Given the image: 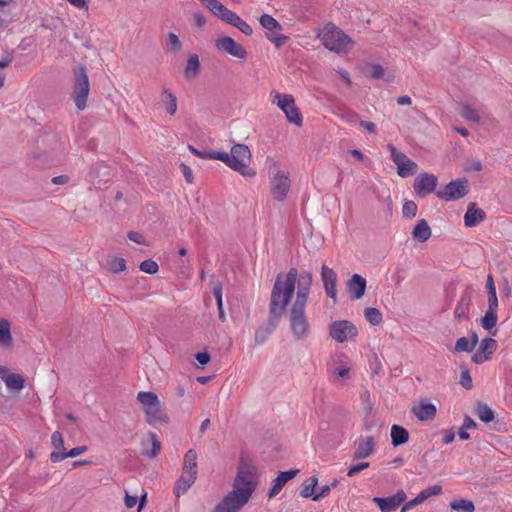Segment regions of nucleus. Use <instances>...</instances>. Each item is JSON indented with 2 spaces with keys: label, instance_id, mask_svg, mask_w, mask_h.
Wrapping results in <instances>:
<instances>
[{
  "label": "nucleus",
  "instance_id": "1",
  "mask_svg": "<svg viewBox=\"0 0 512 512\" xmlns=\"http://www.w3.org/2000/svg\"><path fill=\"white\" fill-rule=\"evenodd\" d=\"M295 272L279 273L273 284L267 320L255 331L256 345H263L276 330L294 296Z\"/></svg>",
  "mask_w": 512,
  "mask_h": 512
},
{
  "label": "nucleus",
  "instance_id": "2",
  "mask_svg": "<svg viewBox=\"0 0 512 512\" xmlns=\"http://www.w3.org/2000/svg\"><path fill=\"white\" fill-rule=\"evenodd\" d=\"M288 272H295L294 294L295 300L290 302L288 310L289 327L294 339L298 341L307 340L312 333L311 323L306 314V307L309 302L313 283L312 273L308 270L298 271L292 267Z\"/></svg>",
  "mask_w": 512,
  "mask_h": 512
},
{
  "label": "nucleus",
  "instance_id": "3",
  "mask_svg": "<svg viewBox=\"0 0 512 512\" xmlns=\"http://www.w3.org/2000/svg\"><path fill=\"white\" fill-rule=\"evenodd\" d=\"M258 482L254 467H240L232 490L216 505L213 512H238L248 503Z\"/></svg>",
  "mask_w": 512,
  "mask_h": 512
},
{
  "label": "nucleus",
  "instance_id": "4",
  "mask_svg": "<svg viewBox=\"0 0 512 512\" xmlns=\"http://www.w3.org/2000/svg\"><path fill=\"white\" fill-rule=\"evenodd\" d=\"M251 152L247 145L235 144L230 153L217 152V160L225 163L232 170L240 173L244 177H253L255 171L249 165L251 162Z\"/></svg>",
  "mask_w": 512,
  "mask_h": 512
},
{
  "label": "nucleus",
  "instance_id": "5",
  "mask_svg": "<svg viewBox=\"0 0 512 512\" xmlns=\"http://www.w3.org/2000/svg\"><path fill=\"white\" fill-rule=\"evenodd\" d=\"M321 43L330 51L348 53L352 47L351 38L333 23H327L318 33Z\"/></svg>",
  "mask_w": 512,
  "mask_h": 512
},
{
  "label": "nucleus",
  "instance_id": "6",
  "mask_svg": "<svg viewBox=\"0 0 512 512\" xmlns=\"http://www.w3.org/2000/svg\"><path fill=\"white\" fill-rule=\"evenodd\" d=\"M137 400L142 405L146 421L150 425L168 422V417L163 412L161 402L154 392L141 391L137 394Z\"/></svg>",
  "mask_w": 512,
  "mask_h": 512
},
{
  "label": "nucleus",
  "instance_id": "7",
  "mask_svg": "<svg viewBox=\"0 0 512 512\" xmlns=\"http://www.w3.org/2000/svg\"><path fill=\"white\" fill-rule=\"evenodd\" d=\"M270 97L271 102L277 105V107L284 112L289 123L295 124L298 127L302 125V115L299 109L296 107L295 100L292 95L280 92H272Z\"/></svg>",
  "mask_w": 512,
  "mask_h": 512
},
{
  "label": "nucleus",
  "instance_id": "8",
  "mask_svg": "<svg viewBox=\"0 0 512 512\" xmlns=\"http://www.w3.org/2000/svg\"><path fill=\"white\" fill-rule=\"evenodd\" d=\"M90 92V82L84 66L74 70L73 99L76 107L83 110L86 107L87 98Z\"/></svg>",
  "mask_w": 512,
  "mask_h": 512
},
{
  "label": "nucleus",
  "instance_id": "9",
  "mask_svg": "<svg viewBox=\"0 0 512 512\" xmlns=\"http://www.w3.org/2000/svg\"><path fill=\"white\" fill-rule=\"evenodd\" d=\"M391 160L397 166V173L400 177L406 178L416 173L418 165L409 159L404 153L397 150L392 144L387 145Z\"/></svg>",
  "mask_w": 512,
  "mask_h": 512
},
{
  "label": "nucleus",
  "instance_id": "10",
  "mask_svg": "<svg viewBox=\"0 0 512 512\" xmlns=\"http://www.w3.org/2000/svg\"><path fill=\"white\" fill-rule=\"evenodd\" d=\"M357 334V327L348 320L334 321L329 325L330 337L339 343L354 339Z\"/></svg>",
  "mask_w": 512,
  "mask_h": 512
},
{
  "label": "nucleus",
  "instance_id": "11",
  "mask_svg": "<svg viewBox=\"0 0 512 512\" xmlns=\"http://www.w3.org/2000/svg\"><path fill=\"white\" fill-rule=\"evenodd\" d=\"M467 194L466 181L457 179L448 183L444 189L436 192L438 198L445 201H455Z\"/></svg>",
  "mask_w": 512,
  "mask_h": 512
},
{
  "label": "nucleus",
  "instance_id": "12",
  "mask_svg": "<svg viewBox=\"0 0 512 512\" xmlns=\"http://www.w3.org/2000/svg\"><path fill=\"white\" fill-rule=\"evenodd\" d=\"M290 190V179L288 175L278 170L271 180V193L275 200L283 201Z\"/></svg>",
  "mask_w": 512,
  "mask_h": 512
},
{
  "label": "nucleus",
  "instance_id": "13",
  "mask_svg": "<svg viewBox=\"0 0 512 512\" xmlns=\"http://www.w3.org/2000/svg\"><path fill=\"white\" fill-rule=\"evenodd\" d=\"M216 48L224 53H227L238 59H245L247 57V51L243 46L238 44L232 37L222 36L215 41Z\"/></svg>",
  "mask_w": 512,
  "mask_h": 512
},
{
  "label": "nucleus",
  "instance_id": "14",
  "mask_svg": "<svg viewBox=\"0 0 512 512\" xmlns=\"http://www.w3.org/2000/svg\"><path fill=\"white\" fill-rule=\"evenodd\" d=\"M437 183L438 180L434 174L424 172L416 177L413 188L417 196L424 197L435 191Z\"/></svg>",
  "mask_w": 512,
  "mask_h": 512
},
{
  "label": "nucleus",
  "instance_id": "15",
  "mask_svg": "<svg viewBox=\"0 0 512 512\" xmlns=\"http://www.w3.org/2000/svg\"><path fill=\"white\" fill-rule=\"evenodd\" d=\"M406 493L399 490L389 497H374L373 502L376 503L381 512H393L406 501Z\"/></svg>",
  "mask_w": 512,
  "mask_h": 512
},
{
  "label": "nucleus",
  "instance_id": "16",
  "mask_svg": "<svg viewBox=\"0 0 512 512\" xmlns=\"http://www.w3.org/2000/svg\"><path fill=\"white\" fill-rule=\"evenodd\" d=\"M497 349V342L493 338H484L479 348L472 356V361L476 364H482L487 361Z\"/></svg>",
  "mask_w": 512,
  "mask_h": 512
},
{
  "label": "nucleus",
  "instance_id": "17",
  "mask_svg": "<svg viewBox=\"0 0 512 512\" xmlns=\"http://www.w3.org/2000/svg\"><path fill=\"white\" fill-rule=\"evenodd\" d=\"M376 451V441L373 436L360 437L356 440L353 459H365Z\"/></svg>",
  "mask_w": 512,
  "mask_h": 512
},
{
  "label": "nucleus",
  "instance_id": "18",
  "mask_svg": "<svg viewBox=\"0 0 512 512\" xmlns=\"http://www.w3.org/2000/svg\"><path fill=\"white\" fill-rule=\"evenodd\" d=\"M321 280L323 282V286L325 289V292L328 297L332 298L333 300H336V280L337 275L334 272L333 269L329 268L326 265H323L321 268Z\"/></svg>",
  "mask_w": 512,
  "mask_h": 512
},
{
  "label": "nucleus",
  "instance_id": "19",
  "mask_svg": "<svg viewBox=\"0 0 512 512\" xmlns=\"http://www.w3.org/2000/svg\"><path fill=\"white\" fill-rule=\"evenodd\" d=\"M411 412L420 421L432 420L436 416V406L428 400H421L417 405H414Z\"/></svg>",
  "mask_w": 512,
  "mask_h": 512
},
{
  "label": "nucleus",
  "instance_id": "20",
  "mask_svg": "<svg viewBox=\"0 0 512 512\" xmlns=\"http://www.w3.org/2000/svg\"><path fill=\"white\" fill-rule=\"evenodd\" d=\"M197 479V471H187L182 469V474L177 480L174 487V494L180 497L195 483Z\"/></svg>",
  "mask_w": 512,
  "mask_h": 512
},
{
  "label": "nucleus",
  "instance_id": "21",
  "mask_svg": "<svg viewBox=\"0 0 512 512\" xmlns=\"http://www.w3.org/2000/svg\"><path fill=\"white\" fill-rule=\"evenodd\" d=\"M298 472H299V470H297V469L280 472L279 475L273 481V485L268 492V497L273 498L276 495H278L279 492L282 490L283 486L288 481L293 479L297 475Z\"/></svg>",
  "mask_w": 512,
  "mask_h": 512
},
{
  "label": "nucleus",
  "instance_id": "22",
  "mask_svg": "<svg viewBox=\"0 0 512 512\" xmlns=\"http://www.w3.org/2000/svg\"><path fill=\"white\" fill-rule=\"evenodd\" d=\"M485 217L486 213L483 209L478 208L475 203H470L464 215V224L469 228L475 227L481 223Z\"/></svg>",
  "mask_w": 512,
  "mask_h": 512
},
{
  "label": "nucleus",
  "instance_id": "23",
  "mask_svg": "<svg viewBox=\"0 0 512 512\" xmlns=\"http://www.w3.org/2000/svg\"><path fill=\"white\" fill-rule=\"evenodd\" d=\"M366 279L359 274H354L347 283V289L352 299H360L366 290Z\"/></svg>",
  "mask_w": 512,
  "mask_h": 512
},
{
  "label": "nucleus",
  "instance_id": "24",
  "mask_svg": "<svg viewBox=\"0 0 512 512\" xmlns=\"http://www.w3.org/2000/svg\"><path fill=\"white\" fill-rule=\"evenodd\" d=\"M472 304L471 296L469 293H463L455 307L454 317L457 321H465L469 319V310Z\"/></svg>",
  "mask_w": 512,
  "mask_h": 512
},
{
  "label": "nucleus",
  "instance_id": "25",
  "mask_svg": "<svg viewBox=\"0 0 512 512\" xmlns=\"http://www.w3.org/2000/svg\"><path fill=\"white\" fill-rule=\"evenodd\" d=\"M412 237L419 242H425L431 237V229L426 220L421 219L412 230Z\"/></svg>",
  "mask_w": 512,
  "mask_h": 512
},
{
  "label": "nucleus",
  "instance_id": "26",
  "mask_svg": "<svg viewBox=\"0 0 512 512\" xmlns=\"http://www.w3.org/2000/svg\"><path fill=\"white\" fill-rule=\"evenodd\" d=\"M459 114L462 118L472 123H480L482 120V114L473 106L466 103L460 105Z\"/></svg>",
  "mask_w": 512,
  "mask_h": 512
},
{
  "label": "nucleus",
  "instance_id": "27",
  "mask_svg": "<svg viewBox=\"0 0 512 512\" xmlns=\"http://www.w3.org/2000/svg\"><path fill=\"white\" fill-rule=\"evenodd\" d=\"M87 450V447L86 446H78V447H75V448H72L70 449L68 452H52L50 454V460L53 462V463H58V462H61L63 461L64 459L70 457V458H74V457H77L79 455H82L83 453H85Z\"/></svg>",
  "mask_w": 512,
  "mask_h": 512
},
{
  "label": "nucleus",
  "instance_id": "28",
  "mask_svg": "<svg viewBox=\"0 0 512 512\" xmlns=\"http://www.w3.org/2000/svg\"><path fill=\"white\" fill-rule=\"evenodd\" d=\"M391 442L393 446L397 447L405 444L409 440L408 431L399 425H392L391 427Z\"/></svg>",
  "mask_w": 512,
  "mask_h": 512
},
{
  "label": "nucleus",
  "instance_id": "29",
  "mask_svg": "<svg viewBox=\"0 0 512 512\" xmlns=\"http://www.w3.org/2000/svg\"><path fill=\"white\" fill-rule=\"evenodd\" d=\"M200 72V61L196 54L189 55L184 69V75L187 79L195 78Z\"/></svg>",
  "mask_w": 512,
  "mask_h": 512
},
{
  "label": "nucleus",
  "instance_id": "30",
  "mask_svg": "<svg viewBox=\"0 0 512 512\" xmlns=\"http://www.w3.org/2000/svg\"><path fill=\"white\" fill-rule=\"evenodd\" d=\"M105 266L113 273H120L126 270V260L119 256L109 255L106 258Z\"/></svg>",
  "mask_w": 512,
  "mask_h": 512
},
{
  "label": "nucleus",
  "instance_id": "31",
  "mask_svg": "<svg viewBox=\"0 0 512 512\" xmlns=\"http://www.w3.org/2000/svg\"><path fill=\"white\" fill-rule=\"evenodd\" d=\"M163 104L165 105L166 111L169 115L173 116L177 111V98L168 89L163 90Z\"/></svg>",
  "mask_w": 512,
  "mask_h": 512
},
{
  "label": "nucleus",
  "instance_id": "32",
  "mask_svg": "<svg viewBox=\"0 0 512 512\" xmlns=\"http://www.w3.org/2000/svg\"><path fill=\"white\" fill-rule=\"evenodd\" d=\"M498 315L497 310L487 309L484 316L481 318V326L487 331H491L497 324Z\"/></svg>",
  "mask_w": 512,
  "mask_h": 512
},
{
  "label": "nucleus",
  "instance_id": "33",
  "mask_svg": "<svg viewBox=\"0 0 512 512\" xmlns=\"http://www.w3.org/2000/svg\"><path fill=\"white\" fill-rule=\"evenodd\" d=\"M259 21L261 26L269 32H280L282 30L280 23L269 14H263Z\"/></svg>",
  "mask_w": 512,
  "mask_h": 512
},
{
  "label": "nucleus",
  "instance_id": "34",
  "mask_svg": "<svg viewBox=\"0 0 512 512\" xmlns=\"http://www.w3.org/2000/svg\"><path fill=\"white\" fill-rule=\"evenodd\" d=\"M318 485V478L316 476L310 477L307 482H305L300 491V496L303 498H312L316 493V488Z\"/></svg>",
  "mask_w": 512,
  "mask_h": 512
},
{
  "label": "nucleus",
  "instance_id": "35",
  "mask_svg": "<svg viewBox=\"0 0 512 512\" xmlns=\"http://www.w3.org/2000/svg\"><path fill=\"white\" fill-rule=\"evenodd\" d=\"M12 343V336L10 332V324L7 320H0V345L8 347Z\"/></svg>",
  "mask_w": 512,
  "mask_h": 512
},
{
  "label": "nucleus",
  "instance_id": "36",
  "mask_svg": "<svg viewBox=\"0 0 512 512\" xmlns=\"http://www.w3.org/2000/svg\"><path fill=\"white\" fill-rule=\"evenodd\" d=\"M149 439L151 441L152 447L151 449H147L145 448V444L143 443L142 454L149 458H154L161 450V443L154 433L149 434Z\"/></svg>",
  "mask_w": 512,
  "mask_h": 512
},
{
  "label": "nucleus",
  "instance_id": "37",
  "mask_svg": "<svg viewBox=\"0 0 512 512\" xmlns=\"http://www.w3.org/2000/svg\"><path fill=\"white\" fill-rule=\"evenodd\" d=\"M477 417L484 423H490L494 420V411L486 404H478L476 408Z\"/></svg>",
  "mask_w": 512,
  "mask_h": 512
},
{
  "label": "nucleus",
  "instance_id": "38",
  "mask_svg": "<svg viewBox=\"0 0 512 512\" xmlns=\"http://www.w3.org/2000/svg\"><path fill=\"white\" fill-rule=\"evenodd\" d=\"M450 507L458 512H474L475 510L474 503L467 499L454 500L450 503Z\"/></svg>",
  "mask_w": 512,
  "mask_h": 512
},
{
  "label": "nucleus",
  "instance_id": "39",
  "mask_svg": "<svg viewBox=\"0 0 512 512\" xmlns=\"http://www.w3.org/2000/svg\"><path fill=\"white\" fill-rule=\"evenodd\" d=\"M182 49V42L179 37L173 33L169 32L166 37V50L169 53H178Z\"/></svg>",
  "mask_w": 512,
  "mask_h": 512
},
{
  "label": "nucleus",
  "instance_id": "40",
  "mask_svg": "<svg viewBox=\"0 0 512 512\" xmlns=\"http://www.w3.org/2000/svg\"><path fill=\"white\" fill-rule=\"evenodd\" d=\"M183 470L197 471V453L195 450H188L183 459Z\"/></svg>",
  "mask_w": 512,
  "mask_h": 512
},
{
  "label": "nucleus",
  "instance_id": "41",
  "mask_svg": "<svg viewBox=\"0 0 512 512\" xmlns=\"http://www.w3.org/2000/svg\"><path fill=\"white\" fill-rule=\"evenodd\" d=\"M4 383L7 388L19 391L24 388L25 380L21 375L11 373V376H8Z\"/></svg>",
  "mask_w": 512,
  "mask_h": 512
},
{
  "label": "nucleus",
  "instance_id": "42",
  "mask_svg": "<svg viewBox=\"0 0 512 512\" xmlns=\"http://www.w3.org/2000/svg\"><path fill=\"white\" fill-rule=\"evenodd\" d=\"M365 319L372 325H379L382 322V313L379 309L369 307L364 311Z\"/></svg>",
  "mask_w": 512,
  "mask_h": 512
},
{
  "label": "nucleus",
  "instance_id": "43",
  "mask_svg": "<svg viewBox=\"0 0 512 512\" xmlns=\"http://www.w3.org/2000/svg\"><path fill=\"white\" fill-rule=\"evenodd\" d=\"M222 21L226 22L229 25L235 26L240 16H238L235 12L231 11L227 7L221 10V12L217 16Z\"/></svg>",
  "mask_w": 512,
  "mask_h": 512
},
{
  "label": "nucleus",
  "instance_id": "44",
  "mask_svg": "<svg viewBox=\"0 0 512 512\" xmlns=\"http://www.w3.org/2000/svg\"><path fill=\"white\" fill-rule=\"evenodd\" d=\"M329 371L332 381H336L339 378L348 379L350 376V367L347 364H344L337 368H330Z\"/></svg>",
  "mask_w": 512,
  "mask_h": 512
},
{
  "label": "nucleus",
  "instance_id": "45",
  "mask_svg": "<svg viewBox=\"0 0 512 512\" xmlns=\"http://www.w3.org/2000/svg\"><path fill=\"white\" fill-rule=\"evenodd\" d=\"M441 493H442V487L440 485H432V486H429V487L425 488L424 490L420 491L418 493V495L420 496L421 500L424 502L428 498H430L432 496L440 495Z\"/></svg>",
  "mask_w": 512,
  "mask_h": 512
},
{
  "label": "nucleus",
  "instance_id": "46",
  "mask_svg": "<svg viewBox=\"0 0 512 512\" xmlns=\"http://www.w3.org/2000/svg\"><path fill=\"white\" fill-rule=\"evenodd\" d=\"M139 268L142 272H145V273L151 274V275L157 273L159 270L158 264L154 260H151V259L142 261L140 263Z\"/></svg>",
  "mask_w": 512,
  "mask_h": 512
},
{
  "label": "nucleus",
  "instance_id": "47",
  "mask_svg": "<svg viewBox=\"0 0 512 512\" xmlns=\"http://www.w3.org/2000/svg\"><path fill=\"white\" fill-rule=\"evenodd\" d=\"M473 349V344L466 337L459 338L455 343V351L457 352H471Z\"/></svg>",
  "mask_w": 512,
  "mask_h": 512
},
{
  "label": "nucleus",
  "instance_id": "48",
  "mask_svg": "<svg viewBox=\"0 0 512 512\" xmlns=\"http://www.w3.org/2000/svg\"><path fill=\"white\" fill-rule=\"evenodd\" d=\"M402 213L405 218L411 219L416 216L417 205L414 201H406L402 207Z\"/></svg>",
  "mask_w": 512,
  "mask_h": 512
},
{
  "label": "nucleus",
  "instance_id": "49",
  "mask_svg": "<svg viewBox=\"0 0 512 512\" xmlns=\"http://www.w3.org/2000/svg\"><path fill=\"white\" fill-rule=\"evenodd\" d=\"M51 443L55 448L54 452H64V439L59 431H55L51 436Z\"/></svg>",
  "mask_w": 512,
  "mask_h": 512
},
{
  "label": "nucleus",
  "instance_id": "50",
  "mask_svg": "<svg viewBox=\"0 0 512 512\" xmlns=\"http://www.w3.org/2000/svg\"><path fill=\"white\" fill-rule=\"evenodd\" d=\"M188 149L197 157L201 159H215L217 160V152L214 151H200L193 146L189 145Z\"/></svg>",
  "mask_w": 512,
  "mask_h": 512
},
{
  "label": "nucleus",
  "instance_id": "51",
  "mask_svg": "<svg viewBox=\"0 0 512 512\" xmlns=\"http://www.w3.org/2000/svg\"><path fill=\"white\" fill-rule=\"evenodd\" d=\"M213 15L216 17L221 12V10L224 8V5L221 4L218 0H207L205 4H203Z\"/></svg>",
  "mask_w": 512,
  "mask_h": 512
},
{
  "label": "nucleus",
  "instance_id": "52",
  "mask_svg": "<svg viewBox=\"0 0 512 512\" xmlns=\"http://www.w3.org/2000/svg\"><path fill=\"white\" fill-rule=\"evenodd\" d=\"M267 38L278 48L288 40V37L280 34V32H270V34L267 35Z\"/></svg>",
  "mask_w": 512,
  "mask_h": 512
},
{
  "label": "nucleus",
  "instance_id": "53",
  "mask_svg": "<svg viewBox=\"0 0 512 512\" xmlns=\"http://www.w3.org/2000/svg\"><path fill=\"white\" fill-rule=\"evenodd\" d=\"M460 384L465 389H471L473 386V381L468 369H462L460 373Z\"/></svg>",
  "mask_w": 512,
  "mask_h": 512
},
{
  "label": "nucleus",
  "instance_id": "54",
  "mask_svg": "<svg viewBox=\"0 0 512 512\" xmlns=\"http://www.w3.org/2000/svg\"><path fill=\"white\" fill-rule=\"evenodd\" d=\"M385 76L384 68L379 64L370 65V77L373 79H383Z\"/></svg>",
  "mask_w": 512,
  "mask_h": 512
},
{
  "label": "nucleus",
  "instance_id": "55",
  "mask_svg": "<svg viewBox=\"0 0 512 512\" xmlns=\"http://www.w3.org/2000/svg\"><path fill=\"white\" fill-rule=\"evenodd\" d=\"M234 27H236L239 31H241L243 34L247 36H250L253 33L252 27L241 17L239 18Z\"/></svg>",
  "mask_w": 512,
  "mask_h": 512
},
{
  "label": "nucleus",
  "instance_id": "56",
  "mask_svg": "<svg viewBox=\"0 0 512 512\" xmlns=\"http://www.w3.org/2000/svg\"><path fill=\"white\" fill-rule=\"evenodd\" d=\"M368 467H369V463L368 462H360V463H358L356 465L351 466L348 469L347 476L353 477L357 473L361 472L362 470H364V469H366Z\"/></svg>",
  "mask_w": 512,
  "mask_h": 512
},
{
  "label": "nucleus",
  "instance_id": "57",
  "mask_svg": "<svg viewBox=\"0 0 512 512\" xmlns=\"http://www.w3.org/2000/svg\"><path fill=\"white\" fill-rule=\"evenodd\" d=\"M331 489L328 485H323L316 488V493L313 496V501H319L320 499L329 495Z\"/></svg>",
  "mask_w": 512,
  "mask_h": 512
},
{
  "label": "nucleus",
  "instance_id": "58",
  "mask_svg": "<svg viewBox=\"0 0 512 512\" xmlns=\"http://www.w3.org/2000/svg\"><path fill=\"white\" fill-rule=\"evenodd\" d=\"M488 308L490 310H498V298L496 291L488 292Z\"/></svg>",
  "mask_w": 512,
  "mask_h": 512
},
{
  "label": "nucleus",
  "instance_id": "59",
  "mask_svg": "<svg viewBox=\"0 0 512 512\" xmlns=\"http://www.w3.org/2000/svg\"><path fill=\"white\" fill-rule=\"evenodd\" d=\"M124 503H125L126 508H128V509L133 508L138 503V496L130 495L127 491H125Z\"/></svg>",
  "mask_w": 512,
  "mask_h": 512
},
{
  "label": "nucleus",
  "instance_id": "60",
  "mask_svg": "<svg viewBox=\"0 0 512 512\" xmlns=\"http://www.w3.org/2000/svg\"><path fill=\"white\" fill-rule=\"evenodd\" d=\"M421 503H423V501L421 500L420 496L417 494V496L414 499H412L404 504V506L401 508L400 512H407L409 509H411Z\"/></svg>",
  "mask_w": 512,
  "mask_h": 512
},
{
  "label": "nucleus",
  "instance_id": "61",
  "mask_svg": "<svg viewBox=\"0 0 512 512\" xmlns=\"http://www.w3.org/2000/svg\"><path fill=\"white\" fill-rule=\"evenodd\" d=\"M129 240L137 243V244H146L145 238L141 233L131 231L128 233Z\"/></svg>",
  "mask_w": 512,
  "mask_h": 512
},
{
  "label": "nucleus",
  "instance_id": "62",
  "mask_svg": "<svg viewBox=\"0 0 512 512\" xmlns=\"http://www.w3.org/2000/svg\"><path fill=\"white\" fill-rule=\"evenodd\" d=\"M180 168L185 177V180L188 183H192L193 182V173H192L191 168L184 163H181Z\"/></svg>",
  "mask_w": 512,
  "mask_h": 512
},
{
  "label": "nucleus",
  "instance_id": "63",
  "mask_svg": "<svg viewBox=\"0 0 512 512\" xmlns=\"http://www.w3.org/2000/svg\"><path fill=\"white\" fill-rule=\"evenodd\" d=\"M466 171H481L482 163L479 160H471L465 167Z\"/></svg>",
  "mask_w": 512,
  "mask_h": 512
},
{
  "label": "nucleus",
  "instance_id": "64",
  "mask_svg": "<svg viewBox=\"0 0 512 512\" xmlns=\"http://www.w3.org/2000/svg\"><path fill=\"white\" fill-rule=\"evenodd\" d=\"M195 358L202 366L206 365L210 361V355L207 352H198Z\"/></svg>",
  "mask_w": 512,
  "mask_h": 512
}]
</instances>
